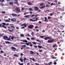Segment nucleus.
<instances>
[{
  "label": "nucleus",
  "mask_w": 65,
  "mask_h": 65,
  "mask_svg": "<svg viewBox=\"0 0 65 65\" xmlns=\"http://www.w3.org/2000/svg\"><path fill=\"white\" fill-rule=\"evenodd\" d=\"M52 38V36L45 37L44 39L45 40H47L48 39H50L48 40V43H53V42L55 41V40L53 39H52V38ZM51 39L52 40H51Z\"/></svg>",
  "instance_id": "obj_1"
},
{
  "label": "nucleus",
  "mask_w": 65,
  "mask_h": 65,
  "mask_svg": "<svg viewBox=\"0 0 65 65\" xmlns=\"http://www.w3.org/2000/svg\"><path fill=\"white\" fill-rule=\"evenodd\" d=\"M11 21L12 22H16L17 21V19L16 18H12L11 19Z\"/></svg>",
  "instance_id": "obj_2"
},
{
  "label": "nucleus",
  "mask_w": 65,
  "mask_h": 65,
  "mask_svg": "<svg viewBox=\"0 0 65 65\" xmlns=\"http://www.w3.org/2000/svg\"><path fill=\"white\" fill-rule=\"evenodd\" d=\"M22 41H23V42H26V43L25 44H26V45H29V42L27 43V42H28V41H27V40H22Z\"/></svg>",
  "instance_id": "obj_3"
},
{
  "label": "nucleus",
  "mask_w": 65,
  "mask_h": 65,
  "mask_svg": "<svg viewBox=\"0 0 65 65\" xmlns=\"http://www.w3.org/2000/svg\"><path fill=\"white\" fill-rule=\"evenodd\" d=\"M15 9L16 11H17V12H20L21 10H20V8H19V7H16Z\"/></svg>",
  "instance_id": "obj_4"
},
{
  "label": "nucleus",
  "mask_w": 65,
  "mask_h": 65,
  "mask_svg": "<svg viewBox=\"0 0 65 65\" xmlns=\"http://www.w3.org/2000/svg\"><path fill=\"white\" fill-rule=\"evenodd\" d=\"M34 27V25H29L28 26V28L29 29H32Z\"/></svg>",
  "instance_id": "obj_5"
},
{
  "label": "nucleus",
  "mask_w": 65,
  "mask_h": 65,
  "mask_svg": "<svg viewBox=\"0 0 65 65\" xmlns=\"http://www.w3.org/2000/svg\"><path fill=\"white\" fill-rule=\"evenodd\" d=\"M11 49L13 50V51H15V50H17V48H15V47L13 46H12L11 47Z\"/></svg>",
  "instance_id": "obj_6"
},
{
  "label": "nucleus",
  "mask_w": 65,
  "mask_h": 65,
  "mask_svg": "<svg viewBox=\"0 0 65 65\" xmlns=\"http://www.w3.org/2000/svg\"><path fill=\"white\" fill-rule=\"evenodd\" d=\"M39 9V8H38L37 7H34V10L36 11H37V10H38Z\"/></svg>",
  "instance_id": "obj_7"
},
{
  "label": "nucleus",
  "mask_w": 65,
  "mask_h": 65,
  "mask_svg": "<svg viewBox=\"0 0 65 65\" xmlns=\"http://www.w3.org/2000/svg\"><path fill=\"white\" fill-rule=\"evenodd\" d=\"M6 39H8V37L7 36H3V39L5 40H6Z\"/></svg>",
  "instance_id": "obj_8"
},
{
  "label": "nucleus",
  "mask_w": 65,
  "mask_h": 65,
  "mask_svg": "<svg viewBox=\"0 0 65 65\" xmlns=\"http://www.w3.org/2000/svg\"><path fill=\"white\" fill-rule=\"evenodd\" d=\"M12 30L9 29H8V30L9 31V32H13V29L12 28Z\"/></svg>",
  "instance_id": "obj_9"
},
{
  "label": "nucleus",
  "mask_w": 65,
  "mask_h": 65,
  "mask_svg": "<svg viewBox=\"0 0 65 65\" xmlns=\"http://www.w3.org/2000/svg\"><path fill=\"white\" fill-rule=\"evenodd\" d=\"M9 4L10 5H13V2H10L9 3Z\"/></svg>",
  "instance_id": "obj_10"
},
{
  "label": "nucleus",
  "mask_w": 65,
  "mask_h": 65,
  "mask_svg": "<svg viewBox=\"0 0 65 65\" xmlns=\"http://www.w3.org/2000/svg\"><path fill=\"white\" fill-rule=\"evenodd\" d=\"M50 6V5H48V4H46L45 6V7H49Z\"/></svg>",
  "instance_id": "obj_11"
},
{
  "label": "nucleus",
  "mask_w": 65,
  "mask_h": 65,
  "mask_svg": "<svg viewBox=\"0 0 65 65\" xmlns=\"http://www.w3.org/2000/svg\"><path fill=\"white\" fill-rule=\"evenodd\" d=\"M30 55H33V54H34L33 51H30Z\"/></svg>",
  "instance_id": "obj_12"
},
{
  "label": "nucleus",
  "mask_w": 65,
  "mask_h": 65,
  "mask_svg": "<svg viewBox=\"0 0 65 65\" xmlns=\"http://www.w3.org/2000/svg\"><path fill=\"white\" fill-rule=\"evenodd\" d=\"M44 19H45L44 21L45 22H48V20L47 19L46 17H45Z\"/></svg>",
  "instance_id": "obj_13"
},
{
  "label": "nucleus",
  "mask_w": 65,
  "mask_h": 65,
  "mask_svg": "<svg viewBox=\"0 0 65 65\" xmlns=\"http://www.w3.org/2000/svg\"><path fill=\"white\" fill-rule=\"evenodd\" d=\"M28 5H32L33 4H32V3H31L30 2H29L28 3Z\"/></svg>",
  "instance_id": "obj_14"
},
{
  "label": "nucleus",
  "mask_w": 65,
  "mask_h": 65,
  "mask_svg": "<svg viewBox=\"0 0 65 65\" xmlns=\"http://www.w3.org/2000/svg\"><path fill=\"white\" fill-rule=\"evenodd\" d=\"M29 44H30V46H33V45H32V43H31V42H29Z\"/></svg>",
  "instance_id": "obj_15"
},
{
  "label": "nucleus",
  "mask_w": 65,
  "mask_h": 65,
  "mask_svg": "<svg viewBox=\"0 0 65 65\" xmlns=\"http://www.w3.org/2000/svg\"><path fill=\"white\" fill-rule=\"evenodd\" d=\"M5 42L7 44H9L11 43V42H9V41H5Z\"/></svg>",
  "instance_id": "obj_16"
},
{
  "label": "nucleus",
  "mask_w": 65,
  "mask_h": 65,
  "mask_svg": "<svg viewBox=\"0 0 65 65\" xmlns=\"http://www.w3.org/2000/svg\"><path fill=\"white\" fill-rule=\"evenodd\" d=\"M11 15H12V16H17V14H15L14 13H12L11 14Z\"/></svg>",
  "instance_id": "obj_17"
},
{
  "label": "nucleus",
  "mask_w": 65,
  "mask_h": 65,
  "mask_svg": "<svg viewBox=\"0 0 65 65\" xmlns=\"http://www.w3.org/2000/svg\"><path fill=\"white\" fill-rule=\"evenodd\" d=\"M7 40L8 41H9V40L10 41H12V40H11L10 37H9L8 38Z\"/></svg>",
  "instance_id": "obj_18"
},
{
  "label": "nucleus",
  "mask_w": 65,
  "mask_h": 65,
  "mask_svg": "<svg viewBox=\"0 0 65 65\" xmlns=\"http://www.w3.org/2000/svg\"><path fill=\"white\" fill-rule=\"evenodd\" d=\"M0 5H1L0 6H4V4H3V3H0Z\"/></svg>",
  "instance_id": "obj_19"
},
{
  "label": "nucleus",
  "mask_w": 65,
  "mask_h": 65,
  "mask_svg": "<svg viewBox=\"0 0 65 65\" xmlns=\"http://www.w3.org/2000/svg\"><path fill=\"white\" fill-rule=\"evenodd\" d=\"M5 22H10V20H5Z\"/></svg>",
  "instance_id": "obj_20"
},
{
  "label": "nucleus",
  "mask_w": 65,
  "mask_h": 65,
  "mask_svg": "<svg viewBox=\"0 0 65 65\" xmlns=\"http://www.w3.org/2000/svg\"><path fill=\"white\" fill-rule=\"evenodd\" d=\"M32 43L33 44H35V45L36 44V43L35 42H32Z\"/></svg>",
  "instance_id": "obj_21"
},
{
  "label": "nucleus",
  "mask_w": 65,
  "mask_h": 65,
  "mask_svg": "<svg viewBox=\"0 0 65 65\" xmlns=\"http://www.w3.org/2000/svg\"><path fill=\"white\" fill-rule=\"evenodd\" d=\"M30 16L29 15H25L24 16V18H28Z\"/></svg>",
  "instance_id": "obj_22"
},
{
  "label": "nucleus",
  "mask_w": 65,
  "mask_h": 65,
  "mask_svg": "<svg viewBox=\"0 0 65 65\" xmlns=\"http://www.w3.org/2000/svg\"><path fill=\"white\" fill-rule=\"evenodd\" d=\"M20 60V61L22 62H23V58H20L19 59Z\"/></svg>",
  "instance_id": "obj_23"
},
{
  "label": "nucleus",
  "mask_w": 65,
  "mask_h": 65,
  "mask_svg": "<svg viewBox=\"0 0 65 65\" xmlns=\"http://www.w3.org/2000/svg\"><path fill=\"white\" fill-rule=\"evenodd\" d=\"M57 46V44H55V45H53V47H56Z\"/></svg>",
  "instance_id": "obj_24"
},
{
  "label": "nucleus",
  "mask_w": 65,
  "mask_h": 65,
  "mask_svg": "<svg viewBox=\"0 0 65 65\" xmlns=\"http://www.w3.org/2000/svg\"><path fill=\"white\" fill-rule=\"evenodd\" d=\"M36 41H37L39 42H40V43H41V41H40L39 40H38V39L36 40Z\"/></svg>",
  "instance_id": "obj_25"
},
{
  "label": "nucleus",
  "mask_w": 65,
  "mask_h": 65,
  "mask_svg": "<svg viewBox=\"0 0 65 65\" xmlns=\"http://www.w3.org/2000/svg\"><path fill=\"white\" fill-rule=\"evenodd\" d=\"M2 27L4 28H5V29H6V26H4V25H2Z\"/></svg>",
  "instance_id": "obj_26"
},
{
  "label": "nucleus",
  "mask_w": 65,
  "mask_h": 65,
  "mask_svg": "<svg viewBox=\"0 0 65 65\" xmlns=\"http://www.w3.org/2000/svg\"><path fill=\"white\" fill-rule=\"evenodd\" d=\"M20 36L22 37H24V35L23 34H21L20 35Z\"/></svg>",
  "instance_id": "obj_27"
},
{
  "label": "nucleus",
  "mask_w": 65,
  "mask_h": 65,
  "mask_svg": "<svg viewBox=\"0 0 65 65\" xmlns=\"http://www.w3.org/2000/svg\"><path fill=\"white\" fill-rule=\"evenodd\" d=\"M11 27L13 29H14L15 28V26H11Z\"/></svg>",
  "instance_id": "obj_28"
},
{
  "label": "nucleus",
  "mask_w": 65,
  "mask_h": 65,
  "mask_svg": "<svg viewBox=\"0 0 65 65\" xmlns=\"http://www.w3.org/2000/svg\"><path fill=\"white\" fill-rule=\"evenodd\" d=\"M56 4L55 3H54V4H53V3H52L51 4V5H56Z\"/></svg>",
  "instance_id": "obj_29"
},
{
  "label": "nucleus",
  "mask_w": 65,
  "mask_h": 65,
  "mask_svg": "<svg viewBox=\"0 0 65 65\" xmlns=\"http://www.w3.org/2000/svg\"><path fill=\"white\" fill-rule=\"evenodd\" d=\"M29 11H32V10H33V9L32 8H30L29 9Z\"/></svg>",
  "instance_id": "obj_30"
},
{
  "label": "nucleus",
  "mask_w": 65,
  "mask_h": 65,
  "mask_svg": "<svg viewBox=\"0 0 65 65\" xmlns=\"http://www.w3.org/2000/svg\"><path fill=\"white\" fill-rule=\"evenodd\" d=\"M3 14H5V11H2L1 12Z\"/></svg>",
  "instance_id": "obj_31"
},
{
  "label": "nucleus",
  "mask_w": 65,
  "mask_h": 65,
  "mask_svg": "<svg viewBox=\"0 0 65 65\" xmlns=\"http://www.w3.org/2000/svg\"><path fill=\"white\" fill-rule=\"evenodd\" d=\"M18 64H19V65H24V64L23 63H21L19 62V63H18Z\"/></svg>",
  "instance_id": "obj_32"
},
{
  "label": "nucleus",
  "mask_w": 65,
  "mask_h": 65,
  "mask_svg": "<svg viewBox=\"0 0 65 65\" xmlns=\"http://www.w3.org/2000/svg\"><path fill=\"white\" fill-rule=\"evenodd\" d=\"M14 37L13 36H12L11 37V39H12V40H13V39H14L13 38Z\"/></svg>",
  "instance_id": "obj_33"
},
{
  "label": "nucleus",
  "mask_w": 65,
  "mask_h": 65,
  "mask_svg": "<svg viewBox=\"0 0 65 65\" xmlns=\"http://www.w3.org/2000/svg\"><path fill=\"white\" fill-rule=\"evenodd\" d=\"M38 47H39V48H41V47H42V46L40 45H38Z\"/></svg>",
  "instance_id": "obj_34"
},
{
  "label": "nucleus",
  "mask_w": 65,
  "mask_h": 65,
  "mask_svg": "<svg viewBox=\"0 0 65 65\" xmlns=\"http://www.w3.org/2000/svg\"><path fill=\"white\" fill-rule=\"evenodd\" d=\"M22 46L23 47H26V45H22Z\"/></svg>",
  "instance_id": "obj_35"
},
{
  "label": "nucleus",
  "mask_w": 65,
  "mask_h": 65,
  "mask_svg": "<svg viewBox=\"0 0 65 65\" xmlns=\"http://www.w3.org/2000/svg\"><path fill=\"white\" fill-rule=\"evenodd\" d=\"M43 5H44V4L42 3L40 4V6H43Z\"/></svg>",
  "instance_id": "obj_36"
},
{
  "label": "nucleus",
  "mask_w": 65,
  "mask_h": 65,
  "mask_svg": "<svg viewBox=\"0 0 65 65\" xmlns=\"http://www.w3.org/2000/svg\"><path fill=\"white\" fill-rule=\"evenodd\" d=\"M13 56L14 57H18V55L16 54H14Z\"/></svg>",
  "instance_id": "obj_37"
},
{
  "label": "nucleus",
  "mask_w": 65,
  "mask_h": 65,
  "mask_svg": "<svg viewBox=\"0 0 65 65\" xmlns=\"http://www.w3.org/2000/svg\"><path fill=\"white\" fill-rule=\"evenodd\" d=\"M2 25H6V23H2Z\"/></svg>",
  "instance_id": "obj_38"
},
{
  "label": "nucleus",
  "mask_w": 65,
  "mask_h": 65,
  "mask_svg": "<svg viewBox=\"0 0 65 65\" xmlns=\"http://www.w3.org/2000/svg\"><path fill=\"white\" fill-rule=\"evenodd\" d=\"M29 21H34V20H32V19H29Z\"/></svg>",
  "instance_id": "obj_39"
},
{
  "label": "nucleus",
  "mask_w": 65,
  "mask_h": 65,
  "mask_svg": "<svg viewBox=\"0 0 65 65\" xmlns=\"http://www.w3.org/2000/svg\"><path fill=\"white\" fill-rule=\"evenodd\" d=\"M34 47L35 48H37V45H34Z\"/></svg>",
  "instance_id": "obj_40"
},
{
  "label": "nucleus",
  "mask_w": 65,
  "mask_h": 65,
  "mask_svg": "<svg viewBox=\"0 0 65 65\" xmlns=\"http://www.w3.org/2000/svg\"><path fill=\"white\" fill-rule=\"evenodd\" d=\"M31 40H34L35 39V38L33 37H32L31 38Z\"/></svg>",
  "instance_id": "obj_41"
},
{
  "label": "nucleus",
  "mask_w": 65,
  "mask_h": 65,
  "mask_svg": "<svg viewBox=\"0 0 65 65\" xmlns=\"http://www.w3.org/2000/svg\"><path fill=\"white\" fill-rule=\"evenodd\" d=\"M4 35V34H0V37H2V35Z\"/></svg>",
  "instance_id": "obj_42"
},
{
  "label": "nucleus",
  "mask_w": 65,
  "mask_h": 65,
  "mask_svg": "<svg viewBox=\"0 0 65 65\" xmlns=\"http://www.w3.org/2000/svg\"><path fill=\"white\" fill-rule=\"evenodd\" d=\"M27 60V58H26L25 57L23 59V60L24 61V60Z\"/></svg>",
  "instance_id": "obj_43"
},
{
  "label": "nucleus",
  "mask_w": 65,
  "mask_h": 65,
  "mask_svg": "<svg viewBox=\"0 0 65 65\" xmlns=\"http://www.w3.org/2000/svg\"><path fill=\"white\" fill-rule=\"evenodd\" d=\"M25 23H24L23 24H22L21 25V26L22 27V26H24L25 25Z\"/></svg>",
  "instance_id": "obj_44"
},
{
  "label": "nucleus",
  "mask_w": 65,
  "mask_h": 65,
  "mask_svg": "<svg viewBox=\"0 0 65 65\" xmlns=\"http://www.w3.org/2000/svg\"><path fill=\"white\" fill-rule=\"evenodd\" d=\"M1 53H4V52L3 51H0Z\"/></svg>",
  "instance_id": "obj_45"
},
{
  "label": "nucleus",
  "mask_w": 65,
  "mask_h": 65,
  "mask_svg": "<svg viewBox=\"0 0 65 65\" xmlns=\"http://www.w3.org/2000/svg\"><path fill=\"white\" fill-rule=\"evenodd\" d=\"M39 52H42V50H39Z\"/></svg>",
  "instance_id": "obj_46"
},
{
  "label": "nucleus",
  "mask_w": 65,
  "mask_h": 65,
  "mask_svg": "<svg viewBox=\"0 0 65 65\" xmlns=\"http://www.w3.org/2000/svg\"><path fill=\"white\" fill-rule=\"evenodd\" d=\"M36 20H34V21H37V20H38V19L37 18H36Z\"/></svg>",
  "instance_id": "obj_47"
},
{
  "label": "nucleus",
  "mask_w": 65,
  "mask_h": 65,
  "mask_svg": "<svg viewBox=\"0 0 65 65\" xmlns=\"http://www.w3.org/2000/svg\"><path fill=\"white\" fill-rule=\"evenodd\" d=\"M44 37V36H41L40 37V38H43Z\"/></svg>",
  "instance_id": "obj_48"
},
{
  "label": "nucleus",
  "mask_w": 65,
  "mask_h": 65,
  "mask_svg": "<svg viewBox=\"0 0 65 65\" xmlns=\"http://www.w3.org/2000/svg\"><path fill=\"white\" fill-rule=\"evenodd\" d=\"M35 15H34V14H33L32 15L31 18H33V17L34 16H35Z\"/></svg>",
  "instance_id": "obj_49"
},
{
  "label": "nucleus",
  "mask_w": 65,
  "mask_h": 65,
  "mask_svg": "<svg viewBox=\"0 0 65 65\" xmlns=\"http://www.w3.org/2000/svg\"><path fill=\"white\" fill-rule=\"evenodd\" d=\"M24 26V27L25 28H26V27H27V25H26V24H25Z\"/></svg>",
  "instance_id": "obj_50"
},
{
  "label": "nucleus",
  "mask_w": 65,
  "mask_h": 65,
  "mask_svg": "<svg viewBox=\"0 0 65 65\" xmlns=\"http://www.w3.org/2000/svg\"><path fill=\"white\" fill-rule=\"evenodd\" d=\"M21 44H25V43H23L22 42H21Z\"/></svg>",
  "instance_id": "obj_51"
},
{
  "label": "nucleus",
  "mask_w": 65,
  "mask_h": 65,
  "mask_svg": "<svg viewBox=\"0 0 65 65\" xmlns=\"http://www.w3.org/2000/svg\"><path fill=\"white\" fill-rule=\"evenodd\" d=\"M27 12H25V13H24V15H26V14H27Z\"/></svg>",
  "instance_id": "obj_52"
},
{
  "label": "nucleus",
  "mask_w": 65,
  "mask_h": 65,
  "mask_svg": "<svg viewBox=\"0 0 65 65\" xmlns=\"http://www.w3.org/2000/svg\"><path fill=\"white\" fill-rule=\"evenodd\" d=\"M45 32V30H43L42 31V33H44Z\"/></svg>",
  "instance_id": "obj_53"
},
{
  "label": "nucleus",
  "mask_w": 65,
  "mask_h": 65,
  "mask_svg": "<svg viewBox=\"0 0 65 65\" xmlns=\"http://www.w3.org/2000/svg\"><path fill=\"white\" fill-rule=\"evenodd\" d=\"M48 20H50V19H51V17H48Z\"/></svg>",
  "instance_id": "obj_54"
},
{
  "label": "nucleus",
  "mask_w": 65,
  "mask_h": 65,
  "mask_svg": "<svg viewBox=\"0 0 65 65\" xmlns=\"http://www.w3.org/2000/svg\"><path fill=\"white\" fill-rule=\"evenodd\" d=\"M44 7H45V5H44L43 6H42V8H44Z\"/></svg>",
  "instance_id": "obj_55"
},
{
  "label": "nucleus",
  "mask_w": 65,
  "mask_h": 65,
  "mask_svg": "<svg viewBox=\"0 0 65 65\" xmlns=\"http://www.w3.org/2000/svg\"><path fill=\"white\" fill-rule=\"evenodd\" d=\"M54 65H56V64H57V63L56 62H55L54 63Z\"/></svg>",
  "instance_id": "obj_56"
},
{
  "label": "nucleus",
  "mask_w": 65,
  "mask_h": 65,
  "mask_svg": "<svg viewBox=\"0 0 65 65\" xmlns=\"http://www.w3.org/2000/svg\"><path fill=\"white\" fill-rule=\"evenodd\" d=\"M27 39V40H30V38H26Z\"/></svg>",
  "instance_id": "obj_57"
},
{
  "label": "nucleus",
  "mask_w": 65,
  "mask_h": 65,
  "mask_svg": "<svg viewBox=\"0 0 65 65\" xmlns=\"http://www.w3.org/2000/svg\"><path fill=\"white\" fill-rule=\"evenodd\" d=\"M50 15H51L52 16V15H53V13H51L50 14Z\"/></svg>",
  "instance_id": "obj_58"
},
{
  "label": "nucleus",
  "mask_w": 65,
  "mask_h": 65,
  "mask_svg": "<svg viewBox=\"0 0 65 65\" xmlns=\"http://www.w3.org/2000/svg\"><path fill=\"white\" fill-rule=\"evenodd\" d=\"M54 2H55L56 3H57V1L56 0H55Z\"/></svg>",
  "instance_id": "obj_59"
},
{
  "label": "nucleus",
  "mask_w": 65,
  "mask_h": 65,
  "mask_svg": "<svg viewBox=\"0 0 65 65\" xmlns=\"http://www.w3.org/2000/svg\"><path fill=\"white\" fill-rule=\"evenodd\" d=\"M41 12V10H39L38 11V12Z\"/></svg>",
  "instance_id": "obj_60"
},
{
  "label": "nucleus",
  "mask_w": 65,
  "mask_h": 65,
  "mask_svg": "<svg viewBox=\"0 0 65 65\" xmlns=\"http://www.w3.org/2000/svg\"><path fill=\"white\" fill-rule=\"evenodd\" d=\"M5 0H2L1 1V2H4Z\"/></svg>",
  "instance_id": "obj_61"
},
{
  "label": "nucleus",
  "mask_w": 65,
  "mask_h": 65,
  "mask_svg": "<svg viewBox=\"0 0 65 65\" xmlns=\"http://www.w3.org/2000/svg\"><path fill=\"white\" fill-rule=\"evenodd\" d=\"M63 41L61 40H60V41L61 42H63Z\"/></svg>",
  "instance_id": "obj_62"
},
{
  "label": "nucleus",
  "mask_w": 65,
  "mask_h": 65,
  "mask_svg": "<svg viewBox=\"0 0 65 65\" xmlns=\"http://www.w3.org/2000/svg\"><path fill=\"white\" fill-rule=\"evenodd\" d=\"M32 61H35V59H34V58L32 59Z\"/></svg>",
  "instance_id": "obj_63"
},
{
  "label": "nucleus",
  "mask_w": 65,
  "mask_h": 65,
  "mask_svg": "<svg viewBox=\"0 0 65 65\" xmlns=\"http://www.w3.org/2000/svg\"><path fill=\"white\" fill-rule=\"evenodd\" d=\"M17 6H19V4L18 3H17Z\"/></svg>",
  "instance_id": "obj_64"
}]
</instances>
